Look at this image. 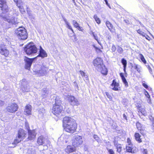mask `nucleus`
I'll list each match as a JSON object with an SVG mask.
<instances>
[{
  "mask_svg": "<svg viewBox=\"0 0 154 154\" xmlns=\"http://www.w3.org/2000/svg\"><path fill=\"white\" fill-rule=\"evenodd\" d=\"M124 21L127 24H130V21L128 20H125Z\"/></svg>",
  "mask_w": 154,
  "mask_h": 154,
  "instance_id": "09e8293b",
  "label": "nucleus"
},
{
  "mask_svg": "<svg viewBox=\"0 0 154 154\" xmlns=\"http://www.w3.org/2000/svg\"><path fill=\"white\" fill-rule=\"evenodd\" d=\"M111 49L114 52L116 49V46L114 45H112V47Z\"/></svg>",
  "mask_w": 154,
  "mask_h": 154,
  "instance_id": "a18cd8bd",
  "label": "nucleus"
},
{
  "mask_svg": "<svg viewBox=\"0 0 154 154\" xmlns=\"http://www.w3.org/2000/svg\"><path fill=\"white\" fill-rule=\"evenodd\" d=\"M83 143L82 137L77 135L74 136L72 140V145L74 147H78L82 146Z\"/></svg>",
  "mask_w": 154,
  "mask_h": 154,
  "instance_id": "0eeeda50",
  "label": "nucleus"
},
{
  "mask_svg": "<svg viewBox=\"0 0 154 154\" xmlns=\"http://www.w3.org/2000/svg\"><path fill=\"white\" fill-rule=\"evenodd\" d=\"M0 10L2 11L3 20L9 23L12 22L13 18L11 16L8 14L9 12V8L6 0H0Z\"/></svg>",
  "mask_w": 154,
  "mask_h": 154,
  "instance_id": "f03ea898",
  "label": "nucleus"
},
{
  "mask_svg": "<svg viewBox=\"0 0 154 154\" xmlns=\"http://www.w3.org/2000/svg\"><path fill=\"white\" fill-rule=\"evenodd\" d=\"M101 73L104 75H106L108 74V70L106 67L104 65L102 67L100 68Z\"/></svg>",
  "mask_w": 154,
  "mask_h": 154,
  "instance_id": "393cba45",
  "label": "nucleus"
},
{
  "mask_svg": "<svg viewBox=\"0 0 154 154\" xmlns=\"http://www.w3.org/2000/svg\"><path fill=\"white\" fill-rule=\"evenodd\" d=\"M149 99V101L148 102V103H150V104H151L152 103V101H151V100L150 99V98H148Z\"/></svg>",
  "mask_w": 154,
  "mask_h": 154,
  "instance_id": "5fc2aeb1",
  "label": "nucleus"
},
{
  "mask_svg": "<svg viewBox=\"0 0 154 154\" xmlns=\"http://www.w3.org/2000/svg\"><path fill=\"white\" fill-rule=\"evenodd\" d=\"M137 109L138 110L139 112H140L143 113L145 110V109L142 108L141 106H137Z\"/></svg>",
  "mask_w": 154,
  "mask_h": 154,
  "instance_id": "473e14b6",
  "label": "nucleus"
},
{
  "mask_svg": "<svg viewBox=\"0 0 154 154\" xmlns=\"http://www.w3.org/2000/svg\"><path fill=\"white\" fill-rule=\"evenodd\" d=\"M63 111L61 101L60 100L55 99V103L52 109V113L57 116L59 117L62 115V113Z\"/></svg>",
  "mask_w": 154,
  "mask_h": 154,
  "instance_id": "7ed1b4c3",
  "label": "nucleus"
},
{
  "mask_svg": "<svg viewBox=\"0 0 154 154\" xmlns=\"http://www.w3.org/2000/svg\"><path fill=\"white\" fill-rule=\"evenodd\" d=\"M13 0L14 1V2L16 3L17 6V4L19 5L20 4V3H18L19 0Z\"/></svg>",
  "mask_w": 154,
  "mask_h": 154,
  "instance_id": "603ef678",
  "label": "nucleus"
},
{
  "mask_svg": "<svg viewBox=\"0 0 154 154\" xmlns=\"http://www.w3.org/2000/svg\"><path fill=\"white\" fill-rule=\"evenodd\" d=\"M36 58L35 57L33 58H29L25 57L24 61L25 62V68L26 69L30 70L31 66L34 60Z\"/></svg>",
  "mask_w": 154,
  "mask_h": 154,
  "instance_id": "f8f14e48",
  "label": "nucleus"
},
{
  "mask_svg": "<svg viewBox=\"0 0 154 154\" xmlns=\"http://www.w3.org/2000/svg\"><path fill=\"white\" fill-rule=\"evenodd\" d=\"M143 37H145V38L149 41H150L152 39L151 38L147 35L146 34V33L143 35Z\"/></svg>",
  "mask_w": 154,
  "mask_h": 154,
  "instance_id": "58836bf2",
  "label": "nucleus"
},
{
  "mask_svg": "<svg viewBox=\"0 0 154 154\" xmlns=\"http://www.w3.org/2000/svg\"><path fill=\"white\" fill-rule=\"evenodd\" d=\"M107 150L109 154H115L114 151L112 149H107Z\"/></svg>",
  "mask_w": 154,
  "mask_h": 154,
  "instance_id": "a19ab883",
  "label": "nucleus"
},
{
  "mask_svg": "<svg viewBox=\"0 0 154 154\" xmlns=\"http://www.w3.org/2000/svg\"><path fill=\"white\" fill-rule=\"evenodd\" d=\"M144 94L146 97L148 98H150V96L147 91L145 90Z\"/></svg>",
  "mask_w": 154,
  "mask_h": 154,
  "instance_id": "79ce46f5",
  "label": "nucleus"
},
{
  "mask_svg": "<svg viewBox=\"0 0 154 154\" xmlns=\"http://www.w3.org/2000/svg\"><path fill=\"white\" fill-rule=\"evenodd\" d=\"M154 38V37H153Z\"/></svg>",
  "mask_w": 154,
  "mask_h": 154,
  "instance_id": "680f3d73",
  "label": "nucleus"
},
{
  "mask_svg": "<svg viewBox=\"0 0 154 154\" xmlns=\"http://www.w3.org/2000/svg\"><path fill=\"white\" fill-rule=\"evenodd\" d=\"M62 127L66 132L73 134L76 131L77 124L74 119L71 117L66 116L63 119Z\"/></svg>",
  "mask_w": 154,
  "mask_h": 154,
  "instance_id": "f257e3e1",
  "label": "nucleus"
},
{
  "mask_svg": "<svg viewBox=\"0 0 154 154\" xmlns=\"http://www.w3.org/2000/svg\"><path fill=\"white\" fill-rule=\"evenodd\" d=\"M37 143L39 145H41L44 143L45 138L43 136H40L38 137L37 140Z\"/></svg>",
  "mask_w": 154,
  "mask_h": 154,
  "instance_id": "b1692460",
  "label": "nucleus"
},
{
  "mask_svg": "<svg viewBox=\"0 0 154 154\" xmlns=\"http://www.w3.org/2000/svg\"><path fill=\"white\" fill-rule=\"evenodd\" d=\"M120 49V51H121V52H122L123 51V49L122 48H121V47H120L119 48V49Z\"/></svg>",
  "mask_w": 154,
  "mask_h": 154,
  "instance_id": "4d7b16f0",
  "label": "nucleus"
},
{
  "mask_svg": "<svg viewBox=\"0 0 154 154\" xmlns=\"http://www.w3.org/2000/svg\"><path fill=\"white\" fill-rule=\"evenodd\" d=\"M139 56L141 61L145 64H146V61L143 55L141 54H139Z\"/></svg>",
  "mask_w": 154,
  "mask_h": 154,
  "instance_id": "2f4dec72",
  "label": "nucleus"
},
{
  "mask_svg": "<svg viewBox=\"0 0 154 154\" xmlns=\"http://www.w3.org/2000/svg\"><path fill=\"white\" fill-rule=\"evenodd\" d=\"M142 85L145 88L147 89H148V85L146 84L145 83H143L142 84Z\"/></svg>",
  "mask_w": 154,
  "mask_h": 154,
  "instance_id": "de8ad7c7",
  "label": "nucleus"
},
{
  "mask_svg": "<svg viewBox=\"0 0 154 154\" xmlns=\"http://www.w3.org/2000/svg\"><path fill=\"white\" fill-rule=\"evenodd\" d=\"M17 6L19 8L20 11L22 14H23L25 13V11L24 8L23 6H21L20 4L19 5L17 4Z\"/></svg>",
  "mask_w": 154,
  "mask_h": 154,
  "instance_id": "c756f323",
  "label": "nucleus"
},
{
  "mask_svg": "<svg viewBox=\"0 0 154 154\" xmlns=\"http://www.w3.org/2000/svg\"><path fill=\"white\" fill-rule=\"evenodd\" d=\"M28 125V137L27 138V141H33L36 138L37 133L34 129L31 130L30 129L29 125V124H27Z\"/></svg>",
  "mask_w": 154,
  "mask_h": 154,
  "instance_id": "6e6552de",
  "label": "nucleus"
},
{
  "mask_svg": "<svg viewBox=\"0 0 154 154\" xmlns=\"http://www.w3.org/2000/svg\"><path fill=\"white\" fill-rule=\"evenodd\" d=\"M73 25L74 27L75 28H77L79 24L75 20H73L72 21Z\"/></svg>",
  "mask_w": 154,
  "mask_h": 154,
  "instance_id": "c9c22d12",
  "label": "nucleus"
},
{
  "mask_svg": "<svg viewBox=\"0 0 154 154\" xmlns=\"http://www.w3.org/2000/svg\"><path fill=\"white\" fill-rule=\"evenodd\" d=\"M136 126L137 129L141 134L143 136H144L145 135V131L144 128L143 127L142 125L139 122H137L136 123Z\"/></svg>",
  "mask_w": 154,
  "mask_h": 154,
  "instance_id": "4468645a",
  "label": "nucleus"
},
{
  "mask_svg": "<svg viewBox=\"0 0 154 154\" xmlns=\"http://www.w3.org/2000/svg\"><path fill=\"white\" fill-rule=\"evenodd\" d=\"M127 142L128 143V145L133 146V144L130 138L128 137L127 138Z\"/></svg>",
  "mask_w": 154,
  "mask_h": 154,
  "instance_id": "4c0bfd02",
  "label": "nucleus"
},
{
  "mask_svg": "<svg viewBox=\"0 0 154 154\" xmlns=\"http://www.w3.org/2000/svg\"><path fill=\"white\" fill-rule=\"evenodd\" d=\"M0 54L6 57H9V51L6 45L4 44H0Z\"/></svg>",
  "mask_w": 154,
  "mask_h": 154,
  "instance_id": "9b49d317",
  "label": "nucleus"
},
{
  "mask_svg": "<svg viewBox=\"0 0 154 154\" xmlns=\"http://www.w3.org/2000/svg\"><path fill=\"white\" fill-rule=\"evenodd\" d=\"M79 72L82 77H85L86 78V80L88 79V76L86 74V73L82 70H80Z\"/></svg>",
  "mask_w": 154,
  "mask_h": 154,
  "instance_id": "cd10ccee",
  "label": "nucleus"
},
{
  "mask_svg": "<svg viewBox=\"0 0 154 154\" xmlns=\"http://www.w3.org/2000/svg\"><path fill=\"white\" fill-rule=\"evenodd\" d=\"M94 38L96 40H97V42L101 46H102V44H101V42H99V40H98V38H97L94 35Z\"/></svg>",
  "mask_w": 154,
  "mask_h": 154,
  "instance_id": "49530a36",
  "label": "nucleus"
},
{
  "mask_svg": "<svg viewBox=\"0 0 154 154\" xmlns=\"http://www.w3.org/2000/svg\"><path fill=\"white\" fill-rule=\"evenodd\" d=\"M77 29L79 30V31H81L82 32H83L84 31V29L83 28L79 25L78 26L77 28H76Z\"/></svg>",
  "mask_w": 154,
  "mask_h": 154,
  "instance_id": "ea45409f",
  "label": "nucleus"
},
{
  "mask_svg": "<svg viewBox=\"0 0 154 154\" xmlns=\"http://www.w3.org/2000/svg\"><path fill=\"white\" fill-rule=\"evenodd\" d=\"M15 33L20 39L25 40L28 38V34L26 30L23 27H19L17 29Z\"/></svg>",
  "mask_w": 154,
  "mask_h": 154,
  "instance_id": "39448f33",
  "label": "nucleus"
},
{
  "mask_svg": "<svg viewBox=\"0 0 154 154\" xmlns=\"http://www.w3.org/2000/svg\"><path fill=\"white\" fill-rule=\"evenodd\" d=\"M28 124V123H26L25 125H26V127L27 128V129H28V125H27V124Z\"/></svg>",
  "mask_w": 154,
  "mask_h": 154,
  "instance_id": "13d9d810",
  "label": "nucleus"
},
{
  "mask_svg": "<svg viewBox=\"0 0 154 154\" xmlns=\"http://www.w3.org/2000/svg\"><path fill=\"white\" fill-rule=\"evenodd\" d=\"M97 7L98 8H100V5L98 2L97 3Z\"/></svg>",
  "mask_w": 154,
  "mask_h": 154,
  "instance_id": "6e6d98bb",
  "label": "nucleus"
},
{
  "mask_svg": "<svg viewBox=\"0 0 154 154\" xmlns=\"http://www.w3.org/2000/svg\"><path fill=\"white\" fill-rule=\"evenodd\" d=\"M147 68L149 72L151 74H152V70L151 67L149 65H148L147 66Z\"/></svg>",
  "mask_w": 154,
  "mask_h": 154,
  "instance_id": "37998d69",
  "label": "nucleus"
},
{
  "mask_svg": "<svg viewBox=\"0 0 154 154\" xmlns=\"http://www.w3.org/2000/svg\"><path fill=\"white\" fill-rule=\"evenodd\" d=\"M105 94L108 98H109L110 100H111L112 99V97L110 93L108 92H105Z\"/></svg>",
  "mask_w": 154,
  "mask_h": 154,
  "instance_id": "e433bc0d",
  "label": "nucleus"
},
{
  "mask_svg": "<svg viewBox=\"0 0 154 154\" xmlns=\"http://www.w3.org/2000/svg\"><path fill=\"white\" fill-rule=\"evenodd\" d=\"M119 75L122 79L123 82L125 84V86L126 87H128V82L125 78L124 77L123 73L122 72L120 73H119Z\"/></svg>",
  "mask_w": 154,
  "mask_h": 154,
  "instance_id": "a878e982",
  "label": "nucleus"
},
{
  "mask_svg": "<svg viewBox=\"0 0 154 154\" xmlns=\"http://www.w3.org/2000/svg\"><path fill=\"white\" fill-rule=\"evenodd\" d=\"M64 21L66 25V27L71 31L72 33L74 34L73 36L75 37V41H77L78 39L76 37V35L75 33L74 32L70 23L66 19L64 20Z\"/></svg>",
  "mask_w": 154,
  "mask_h": 154,
  "instance_id": "6ab92c4d",
  "label": "nucleus"
},
{
  "mask_svg": "<svg viewBox=\"0 0 154 154\" xmlns=\"http://www.w3.org/2000/svg\"><path fill=\"white\" fill-rule=\"evenodd\" d=\"M106 25L110 31L111 32H115L116 29L111 23L108 20L106 21Z\"/></svg>",
  "mask_w": 154,
  "mask_h": 154,
  "instance_id": "a211bd4d",
  "label": "nucleus"
},
{
  "mask_svg": "<svg viewBox=\"0 0 154 154\" xmlns=\"http://www.w3.org/2000/svg\"><path fill=\"white\" fill-rule=\"evenodd\" d=\"M92 46L95 48V50L97 53H101L102 52V51L101 49L97 47L95 45H93Z\"/></svg>",
  "mask_w": 154,
  "mask_h": 154,
  "instance_id": "72a5a7b5",
  "label": "nucleus"
},
{
  "mask_svg": "<svg viewBox=\"0 0 154 154\" xmlns=\"http://www.w3.org/2000/svg\"><path fill=\"white\" fill-rule=\"evenodd\" d=\"M39 51L38 54L36 57V58L38 57H40L43 58L46 57L47 56V54L46 52L43 49L41 46L39 47Z\"/></svg>",
  "mask_w": 154,
  "mask_h": 154,
  "instance_id": "dca6fc26",
  "label": "nucleus"
},
{
  "mask_svg": "<svg viewBox=\"0 0 154 154\" xmlns=\"http://www.w3.org/2000/svg\"><path fill=\"white\" fill-rule=\"evenodd\" d=\"M134 68L136 70L137 72L139 73H140L141 71V66L137 64H134Z\"/></svg>",
  "mask_w": 154,
  "mask_h": 154,
  "instance_id": "7c9ffc66",
  "label": "nucleus"
},
{
  "mask_svg": "<svg viewBox=\"0 0 154 154\" xmlns=\"http://www.w3.org/2000/svg\"><path fill=\"white\" fill-rule=\"evenodd\" d=\"M137 32L140 35H142L143 36L145 34V33L143 32L142 30L139 29L137 30Z\"/></svg>",
  "mask_w": 154,
  "mask_h": 154,
  "instance_id": "f704fd0d",
  "label": "nucleus"
},
{
  "mask_svg": "<svg viewBox=\"0 0 154 154\" xmlns=\"http://www.w3.org/2000/svg\"><path fill=\"white\" fill-rule=\"evenodd\" d=\"M143 154H147V151L146 149H144L143 150Z\"/></svg>",
  "mask_w": 154,
  "mask_h": 154,
  "instance_id": "3c124183",
  "label": "nucleus"
},
{
  "mask_svg": "<svg viewBox=\"0 0 154 154\" xmlns=\"http://www.w3.org/2000/svg\"><path fill=\"white\" fill-rule=\"evenodd\" d=\"M93 63L94 66L97 69H100L104 65L103 60L100 57H96L93 60Z\"/></svg>",
  "mask_w": 154,
  "mask_h": 154,
  "instance_id": "9d476101",
  "label": "nucleus"
},
{
  "mask_svg": "<svg viewBox=\"0 0 154 154\" xmlns=\"http://www.w3.org/2000/svg\"><path fill=\"white\" fill-rule=\"evenodd\" d=\"M113 143L116 147V152L119 154H122L123 150L122 145L121 144L118 143L116 141H114Z\"/></svg>",
  "mask_w": 154,
  "mask_h": 154,
  "instance_id": "f3484780",
  "label": "nucleus"
},
{
  "mask_svg": "<svg viewBox=\"0 0 154 154\" xmlns=\"http://www.w3.org/2000/svg\"><path fill=\"white\" fill-rule=\"evenodd\" d=\"M75 148L76 147L72 146L71 145H68L65 149V151L68 153L76 151Z\"/></svg>",
  "mask_w": 154,
  "mask_h": 154,
  "instance_id": "4be33fe9",
  "label": "nucleus"
},
{
  "mask_svg": "<svg viewBox=\"0 0 154 154\" xmlns=\"http://www.w3.org/2000/svg\"><path fill=\"white\" fill-rule=\"evenodd\" d=\"M123 117L126 120H127V117L126 115L125 114H123Z\"/></svg>",
  "mask_w": 154,
  "mask_h": 154,
  "instance_id": "864d4df0",
  "label": "nucleus"
},
{
  "mask_svg": "<svg viewBox=\"0 0 154 154\" xmlns=\"http://www.w3.org/2000/svg\"><path fill=\"white\" fill-rule=\"evenodd\" d=\"M26 131L23 129L20 128L17 131V135L14 141V144H17L24 140L26 137Z\"/></svg>",
  "mask_w": 154,
  "mask_h": 154,
  "instance_id": "423d86ee",
  "label": "nucleus"
},
{
  "mask_svg": "<svg viewBox=\"0 0 154 154\" xmlns=\"http://www.w3.org/2000/svg\"><path fill=\"white\" fill-rule=\"evenodd\" d=\"M94 138L96 140L98 141L99 140V137L97 135L94 134L93 136Z\"/></svg>",
  "mask_w": 154,
  "mask_h": 154,
  "instance_id": "c03bdc74",
  "label": "nucleus"
},
{
  "mask_svg": "<svg viewBox=\"0 0 154 154\" xmlns=\"http://www.w3.org/2000/svg\"><path fill=\"white\" fill-rule=\"evenodd\" d=\"M134 137L136 140L139 143H142V140L141 138V136L138 132H135L134 134Z\"/></svg>",
  "mask_w": 154,
  "mask_h": 154,
  "instance_id": "5701e85b",
  "label": "nucleus"
},
{
  "mask_svg": "<svg viewBox=\"0 0 154 154\" xmlns=\"http://www.w3.org/2000/svg\"><path fill=\"white\" fill-rule=\"evenodd\" d=\"M106 2V4L110 8H111V7L109 5V4L108 3L107 0H104Z\"/></svg>",
  "mask_w": 154,
  "mask_h": 154,
  "instance_id": "8fccbe9b",
  "label": "nucleus"
},
{
  "mask_svg": "<svg viewBox=\"0 0 154 154\" xmlns=\"http://www.w3.org/2000/svg\"><path fill=\"white\" fill-rule=\"evenodd\" d=\"M93 18L94 19L95 21L97 23L99 24L101 23V20L100 18H99L96 14H95L93 16Z\"/></svg>",
  "mask_w": 154,
  "mask_h": 154,
  "instance_id": "c85d7f7f",
  "label": "nucleus"
},
{
  "mask_svg": "<svg viewBox=\"0 0 154 154\" xmlns=\"http://www.w3.org/2000/svg\"><path fill=\"white\" fill-rule=\"evenodd\" d=\"M32 106L31 105L27 104L25 107L24 110V112L26 113L25 115H31Z\"/></svg>",
  "mask_w": 154,
  "mask_h": 154,
  "instance_id": "aec40b11",
  "label": "nucleus"
},
{
  "mask_svg": "<svg viewBox=\"0 0 154 154\" xmlns=\"http://www.w3.org/2000/svg\"><path fill=\"white\" fill-rule=\"evenodd\" d=\"M68 35L69 36H71V35H70V34H69V33H68Z\"/></svg>",
  "mask_w": 154,
  "mask_h": 154,
  "instance_id": "052dcab7",
  "label": "nucleus"
},
{
  "mask_svg": "<svg viewBox=\"0 0 154 154\" xmlns=\"http://www.w3.org/2000/svg\"><path fill=\"white\" fill-rule=\"evenodd\" d=\"M24 50L27 55H30L36 53L38 49L33 42H30L25 45Z\"/></svg>",
  "mask_w": 154,
  "mask_h": 154,
  "instance_id": "20e7f679",
  "label": "nucleus"
},
{
  "mask_svg": "<svg viewBox=\"0 0 154 154\" xmlns=\"http://www.w3.org/2000/svg\"><path fill=\"white\" fill-rule=\"evenodd\" d=\"M68 99L70 104L73 106H78L79 104L77 99L73 96H69Z\"/></svg>",
  "mask_w": 154,
  "mask_h": 154,
  "instance_id": "ddd939ff",
  "label": "nucleus"
},
{
  "mask_svg": "<svg viewBox=\"0 0 154 154\" xmlns=\"http://www.w3.org/2000/svg\"><path fill=\"white\" fill-rule=\"evenodd\" d=\"M130 145H126L125 146L126 152L132 154L135 153L136 152V151L135 149H133L134 147L132 146H131Z\"/></svg>",
  "mask_w": 154,
  "mask_h": 154,
  "instance_id": "412c9836",
  "label": "nucleus"
},
{
  "mask_svg": "<svg viewBox=\"0 0 154 154\" xmlns=\"http://www.w3.org/2000/svg\"><path fill=\"white\" fill-rule=\"evenodd\" d=\"M72 1H73V3H74L75 4V0H72Z\"/></svg>",
  "mask_w": 154,
  "mask_h": 154,
  "instance_id": "bf43d9fd",
  "label": "nucleus"
},
{
  "mask_svg": "<svg viewBox=\"0 0 154 154\" xmlns=\"http://www.w3.org/2000/svg\"><path fill=\"white\" fill-rule=\"evenodd\" d=\"M121 63L123 66V70L125 72H126V69L127 65V62L126 60L124 58H123L121 60Z\"/></svg>",
  "mask_w": 154,
  "mask_h": 154,
  "instance_id": "bb28decb",
  "label": "nucleus"
},
{
  "mask_svg": "<svg viewBox=\"0 0 154 154\" xmlns=\"http://www.w3.org/2000/svg\"><path fill=\"white\" fill-rule=\"evenodd\" d=\"M19 107V106L17 103H13L9 104L5 109L7 112L14 113L18 110Z\"/></svg>",
  "mask_w": 154,
  "mask_h": 154,
  "instance_id": "1a4fd4ad",
  "label": "nucleus"
},
{
  "mask_svg": "<svg viewBox=\"0 0 154 154\" xmlns=\"http://www.w3.org/2000/svg\"><path fill=\"white\" fill-rule=\"evenodd\" d=\"M111 86L112 87V89L113 90L118 91L120 89V87H119V83L117 82L115 79H114L112 80Z\"/></svg>",
  "mask_w": 154,
  "mask_h": 154,
  "instance_id": "2eb2a0df",
  "label": "nucleus"
}]
</instances>
